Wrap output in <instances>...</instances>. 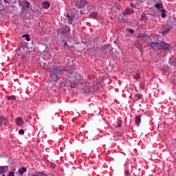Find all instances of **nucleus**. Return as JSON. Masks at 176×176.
<instances>
[{"mask_svg": "<svg viewBox=\"0 0 176 176\" xmlns=\"http://www.w3.org/2000/svg\"><path fill=\"white\" fill-rule=\"evenodd\" d=\"M64 71H65V67L64 66H56L52 67V69L50 71V76L52 79H53L54 82H57V80H58L60 78L58 75L63 74Z\"/></svg>", "mask_w": 176, "mask_h": 176, "instance_id": "1", "label": "nucleus"}, {"mask_svg": "<svg viewBox=\"0 0 176 176\" xmlns=\"http://www.w3.org/2000/svg\"><path fill=\"white\" fill-rule=\"evenodd\" d=\"M58 35H69L71 33V28L68 26L65 25L57 30Z\"/></svg>", "mask_w": 176, "mask_h": 176, "instance_id": "2", "label": "nucleus"}, {"mask_svg": "<svg viewBox=\"0 0 176 176\" xmlns=\"http://www.w3.org/2000/svg\"><path fill=\"white\" fill-rule=\"evenodd\" d=\"M19 52L21 54H27L28 53V47H27V43H21L19 46Z\"/></svg>", "mask_w": 176, "mask_h": 176, "instance_id": "3", "label": "nucleus"}, {"mask_svg": "<svg viewBox=\"0 0 176 176\" xmlns=\"http://www.w3.org/2000/svg\"><path fill=\"white\" fill-rule=\"evenodd\" d=\"M68 72L69 78V79H74L76 80L78 78H79V73L76 72L75 69H70V70H65Z\"/></svg>", "mask_w": 176, "mask_h": 176, "instance_id": "4", "label": "nucleus"}, {"mask_svg": "<svg viewBox=\"0 0 176 176\" xmlns=\"http://www.w3.org/2000/svg\"><path fill=\"white\" fill-rule=\"evenodd\" d=\"M159 50H163V52H170V44L162 41L160 42Z\"/></svg>", "mask_w": 176, "mask_h": 176, "instance_id": "5", "label": "nucleus"}, {"mask_svg": "<svg viewBox=\"0 0 176 176\" xmlns=\"http://www.w3.org/2000/svg\"><path fill=\"white\" fill-rule=\"evenodd\" d=\"M67 17L69 24H72V21H74L75 17H76V12L71 11L69 13L67 14Z\"/></svg>", "mask_w": 176, "mask_h": 176, "instance_id": "6", "label": "nucleus"}, {"mask_svg": "<svg viewBox=\"0 0 176 176\" xmlns=\"http://www.w3.org/2000/svg\"><path fill=\"white\" fill-rule=\"evenodd\" d=\"M148 47H151V49H157L159 50L160 46V42H149L147 43Z\"/></svg>", "mask_w": 176, "mask_h": 176, "instance_id": "7", "label": "nucleus"}, {"mask_svg": "<svg viewBox=\"0 0 176 176\" xmlns=\"http://www.w3.org/2000/svg\"><path fill=\"white\" fill-rule=\"evenodd\" d=\"M86 5H87V1H78L76 3V6L78 8V9L85 8Z\"/></svg>", "mask_w": 176, "mask_h": 176, "instance_id": "8", "label": "nucleus"}, {"mask_svg": "<svg viewBox=\"0 0 176 176\" xmlns=\"http://www.w3.org/2000/svg\"><path fill=\"white\" fill-rule=\"evenodd\" d=\"M167 25L168 27H170V28H173L174 25L176 26V19L175 18H170L167 21Z\"/></svg>", "mask_w": 176, "mask_h": 176, "instance_id": "9", "label": "nucleus"}, {"mask_svg": "<svg viewBox=\"0 0 176 176\" xmlns=\"http://www.w3.org/2000/svg\"><path fill=\"white\" fill-rule=\"evenodd\" d=\"M9 171V166H0V175H3Z\"/></svg>", "mask_w": 176, "mask_h": 176, "instance_id": "10", "label": "nucleus"}, {"mask_svg": "<svg viewBox=\"0 0 176 176\" xmlns=\"http://www.w3.org/2000/svg\"><path fill=\"white\" fill-rule=\"evenodd\" d=\"M134 13V10L131 8H126L125 11L122 13L123 16H129Z\"/></svg>", "mask_w": 176, "mask_h": 176, "instance_id": "11", "label": "nucleus"}, {"mask_svg": "<svg viewBox=\"0 0 176 176\" xmlns=\"http://www.w3.org/2000/svg\"><path fill=\"white\" fill-rule=\"evenodd\" d=\"M113 48H112V45H107L104 47V50L105 52V53H107V54L111 53V52H112Z\"/></svg>", "mask_w": 176, "mask_h": 176, "instance_id": "12", "label": "nucleus"}, {"mask_svg": "<svg viewBox=\"0 0 176 176\" xmlns=\"http://www.w3.org/2000/svg\"><path fill=\"white\" fill-rule=\"evenodd\" d=\"M69 83H70V87L72 89H76V87H78V83L75 82V80L74 79H69Z\"/></svg>", "mask_w": 176, "mask_h": 176, "instance_id": "13", "label": "nucleus"}, {"mask_svg": "<svg viewBox=\"0 0 176 176\" xmlns=\"http://www.w3.org/2000/svg\"><path fill=\"white\" fill-rule=\"evenodd\" d=\"M135 123L138 127L140 126V124H141V116H135Z\"/></svg>", "mask_w": 176, "mask_h": 176, "instance_id": "14", "label": "nucleus"}, {"mask_svg": "<svg viewBox=\"0 0 176 176\" xmlns=\"http://www.w3.org/2000/svg\"><path fill=\"white\" fill-rule=\"evenodd\" d=\"M155 8L159 10L160 12H165V10L163 9V4L162 3H157L155 4Z\"/></svg>", "mask_w": 176, "mask_h": 176, "instance_id": "15", "label": "nucleus"}, {"mask_svg": "<svg viewBox=\"0 0 176 176\" xmlns=\"http://www.w3.org/2000/svg\"><path fill=\"white\" fill-rule=\"evenodd\" d=\"M6 123V118L3 116H0V127H2L3 124Z\"/></svg>", "mask_w": 176, "mask_h": 176, "instance_id": "16", "label": "nucleus"}, {"mask_svg": "<svg viewBox=\"0 0 176 176\" xmlns=\"http://www.w3.org/2000/svg\"><path fill=\"white\" fill-rule=\"evenodd\" d=\"M16 123L17 126H21V124H24V120H23V118L19 117L16 119Z\"/></svg>", "mask_w": 176, "mask_h": 176, "instance_id": "17", "label": "nucleus"}, {"mask_svg": "<svg viewBox=\"0 0 176 176\" xmlns=\"http://www.w3.org/2000/svg\"><path fill=\"white\" fill-rule=\"evenodd\" d=\"M169 31H171V28H163L162 34L164 35V34H167Z\"/></svg>", "mask_w": 176, "mask_h": 176, "instance_id": "18", "label": "nucleus"}, {"mask_svg": "<svg viewBox=\"0 0 176 176\" xmlns=\"http://www.w3.org/2000/svg\"><path fill=\"white\" fill-rule=\"evenodd\" d=\"M26 172H27V168L23 167L19 170V173L20 175H23V174H24Z\"/></svg>", "mask_w": 176, "mask_h": 176, "instance_id": "19", "label": "nucleus"}, {"mask_svg": "<svg viewBox=\"0 0 176 176\" xmlns=\"http://www.w3.org/2000/svg\"><path fill=\"white\" fill-rule=\"evenodd\" d=\"M43 8H45V9H49V8H50V3L46 1V2H44L43 3Z\"/></svg>", "mask_w": 176, "mask_h": 176, "instance_id": "20", "label": "nucleus"}, {"mask_svg": "<svg viewBox=\"0 0 176 176\" xmlns=\"http://www.w3.org/2000/svg\"><path fill=\"white\" fill-rule=\"evenodd\" d=\"M137 38H140L141 39H145V38H149L148 34H139L137 36Z\"/></svg>", "mask_w": 176, "mask_h": 176, "instance_id": "21", "label": "nucleus"}, {"mask_svg": "<svg viewBox=\"0 0 176 176\" xmlns=\"http://www.w3.org/2000/svg\"><path fill=\"white\" fill-rule=\"evenodd\" d=\"M91 19H97L98 17V14L97 12H93L90 14Z\"/></svg>", "mask_w": 176, "mask_h": 176, "instance_id": "22", "label": "nucleus"}, {"mask_svg": "<svg viewBox=\"0 0 176 176\" xmlns=\"http://www.w3.org/2000/svg\"><path fill=\"white\" fill-rule=\"evenodd\" d=\"M143 20H146V14L145 12H142L140 21H142Z\"/></svg>", "mask_w": 176, "mask_h": 176, "instance_id": "23", "label": "nucleus"}, {"mask_svg": "<svg viewBox=\"0 0 176 176\" xmlns=\"http://www.w3.org/2000/svg\"><path fill=\"white\" fill-rule=\"evenodd\" d=\"M30 2L28 1H25L23 2L24 8H27L28 9V8H30Z\"/></svg>", "mask_w": 176, "mask_h": 176, "instance_id": "24", "label": "nucleus"}, {"mask_svg": "<svg viewBox=\"0 0 176 176\" xmlns=\"http://www.w3.org/2000/svg\"><path fill=\"white\" fill-rule=\"evenodd\" d=\"M22 38H25V40L28 41V42H30V41H31V38H30V34H23L22 36Z\"/></svg>", "mask_w": 176, "mask_h": 176, "instance_id": "25", "label": "nucleus"}, {"mask_svg": "<svg viewBox=\"0 0 176 176\" xmlns=\"http://www.w3.org/2000/svg\"><path fill=\"white\" fill-rule=\"evenodd\" d=\"M141 78V74L139 72H137L136 74L134 76V79L135 80H138Z\"/></svg>", "mask_w": 176, "mask_h": 176, "instance_id": "26", "label": "nucleus"}, {"mask_svg": "<svg viewBox=\"0 0 176 176\" xmlns=\"http://www.w3.org/2000/svg\"><path fill=\"white\" fill-rule=\"evenodd\" d=\"M3 2L6 4V8H8V6H10V1L9 0H3Z\"/></svg>", "mask_w": 176, "mask_h": 176, "instance_id": "27", "label": "nucleus"}, {"mask_svg": "<svg viewBox=\"0 0 176 176\" xmlns=\"http://www.w3.org/2000/svg\"><path fill=\"white\" fill-rule=\"evenodd\" d=\"M8 100H16V96H14V95L8 96Z\"/></svg>", "mask_w": 176, "mask_h": 176, "instance_id": "28", "label": "nucleus"}, {"mask_svg": "<svg viewBox=\"0 0 176 176\" xmlns=\"http://www.w3.org/2000/svg\"><path fill=\"white\" fill-rule=\"evenodd\" d=\"M35 176H47V175L42 173H36Z\"/></svg>", "mask_w": 176, "mask_h": 176, "instance_id": "29", "label": "nucleus"}, {"mask_svg": "<svg viewBox=\"0 0 176 176\" xmlns=\"http://www.w3.org/2000/svg\"><path fill=\"white\" fill-rule=\"evenodd\" d=\"M130 6H131V8H137V4H135V3H130Z\"/></svg>", "mask_w": 176, "mask_h": 176, "instance_id": "30", "label": "nucleus"}, {"mask_svg": "<svg viewBox=\"0 0 176 176\" xmlns=\"http://www.w3.org/2000/svg\"><path fill=\"white\" fill-rule=\"evenodd\" d=\"M135 97L137 98V100H140L141 97H142V95L138 94L135 95Z\"/></svg>", "mask_w": 176, "mask_h": 176, "instance_id": "31", "label": "nucleus"}, {"mask_svg": "<svg viewBox=\"0 0 176 176\" xmlns=\"http://www.w3.org/2000/svg\"><path fill=\"white\" fill-rule=\"evenodd\" d=\"M166 16L167 15L166 14V10H165V12H162L161 17H162V19H164V17H166Z\"/></svg>", "mask_w": 176, "mask_h": 176, "instance_id": "32", "label": "nucleus"}, {"mask_svg": "<svg viewBox=\"0 0 176 176\" xmlns=\"http://www.w3.org/2000/svg\"><path fill=\"white\" fill-rule=\"evenodd\" d=\"M124 175H125L126 176H131V175H130V171H129L128 170H125Z\"/></svg>", "mask_w": 176, "mask_h": 176, "instance_id": "33", "label": "nucleus"}, {"mask_svg": "<svg viewBox=\"0 0 176 176\" xmlns=\"http://www.w3.org/2000/svg\"><path fill=\"white\" fill-rule=\"evenodd\" d=\"M63 46L64 49H67V47H69L68 44L67 43V42H65L64 45Z\"/></svg>", "mask_w": 176, "mask_h": 176, "instance_id": "34", "label": "nucleus"}, {"mask_svg": "<svg viewBox=\"0 0 176 176\" xmlns=\"http://www.w3.org/2000/svg\"><path fill=\"white\" fill-rule=\"evenodd\" d=\"M172 64H173V65L176 67V58L173 60Z\"/></svg>", "mask_w": 176, "mask_h": 176, "instance_id": "35", "label": "nucleus"}, {"mask_svg": "<svg viewBox=\"0 0 176 176\" xmlns=\"http://www.w3.org/2000/svg\"><path fill=\"white\" fill-rule=\"evenodd\" d=\"M118 127H122V120L118 121Z\"/></svg>", "mask_w": 176, "mask_h": 176, "instance_id": "36", "label": "nucleus"}, {"mask_svg": "<svg viewBox=\"0 0 176 176\" xmlns=\"http://www.w3.org/2000/svg\"><path fill=\"white\" fill-rule=\"evenodd\" d=\"M19 134H21V135H23L24 134V131L23 129H21L19 131Z\"/></svg>", "mask_w": 176, "mask_h": 176, "instance_id": "37", "label": "nucleus"}, {"mask_svg": "<svg viewBox=\"0 0 176 176\" xmlns=\"http://www.w3.org/2000/svg\"><path fill=\"white\" fill-rule=\"evenodd\" d=\"M8 176H14V172L13 171L10 172Z\"/></svg>", "mask_w": 176, "mask_h": 176, "instance_id": "38", "label": "nucleus"}, {"mask_svg": "<svg viewBox=\"0 0 176 176\" xmlns=\"http://www.w3.org/2000/svg\"><path fill=\"white\" fill-rule=\"evenodd\" d=\"M129 32H130L131 34H134V30H133V29H129Z\"/></svg>", "mask_w": 176, "mask_h": 176, "instance_id": "39", "label": "nucleus"}, {"mask_svg": "<svg viewBox=\"0 0 176 176\" xmlns=\"http://www.w3.org/2000/svg\"><path fill=\"white\" fill-rule=\"evenodd\" d=\"M28 118H29V119H31V118H32L31 114H30V115L28 116Z\"/></svg>", "mask_w": 176, "mask_h": 176, "instance_id": "40", "label": "nucleus"}, {"mask_svg": "<svg viewBox=\"0 0 176 176\" xmlns=\"http://www.w3.org/2000/svg\"><path fill=\"white\" fill-rule=\"evenodd\" d=\"M60 85H61V86H63V85H64V82H62Z\"/></svg>", "mask_w": 176, "mask_h": 176, "instance_id": "41", "label": "nucleus"}, {"mask_svg": "<svg viewBox=\"0 0 176 176\" xmlns=\"http://www.w3.org/2000/svg\"><path fill=\"white\" fill-rule=\"evenodd\" d=\"M18 56H21V54H18Z\"/></svg>", "mask_w": 176, "mask_h": 176, "instance_id": "42", "label": "nucleus"}, {"mask_svg": "<svg viewBox=\"0 0 176 176\" xmlns=\"http://www.w3.org/2000/svg\"><path fill=\"white\" fill-rule=\"evenodd\" d=\"M2 176H5V174H3Z\"/></svg>", "mask_w": 176, "mask_h": 176, "instance_id": "43", "label": "nucleus"}]
</instances>
